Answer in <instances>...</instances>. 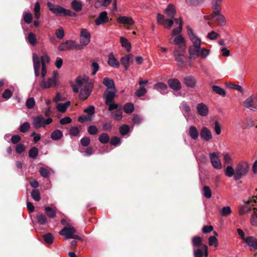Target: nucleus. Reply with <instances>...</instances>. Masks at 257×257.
I'll return each instance as SVG.
<instances>
[{
	"mask_svg": "<svg viewBox=\"0 0 257 257\" xmlns=\"http://www.w3.org/2000/svg\"><path fill=\"white\" fill-rule=\"evenodd\" d=\"M203 192H204V193H203L204 196L207 199L210 198L212 196V193H211V190L210 188H209V187H208L207 186H204L203 187Z\"/></svg>",
	"mask_w": 257,
	"mask_h": 257,
	"instance_id": "nucleus-50",
	"label": "nucleus"
},
{
	"mask_svg": "<svg viewBox=\"0 0 257 257\" xmlns=\"http://www.w3.org/2000/svg\"><path fill=\"white\" fill-rule=\"evenodd\" d=\"M107 63L109 66L117 68H119L120 65L118 61L115 58L112 53H110L108 55Z\"/></svg>",
	"mask_w": 257,
	"mask_h": 257,
	"instance_id": "nucleus-23",
	"label": "nucleus"
},
{
	"mask_svg": "<svg viewBox=\"0 0 257 257\" xmlns=\"http://www.w3.org/2000/svg\"><path fill=\"white\" fill-rule=\"evenodd\" d=\"M188 134L191 138L194 140L197 139L199 136L198 131L194 126H191L189 127Z\"/></svg>",
	"mask_w": 257,
	"mask_h": 257,
	"instance_id": "nucleus-28",
	"label": "nucleus"
},
{
	"mask_svg": "<svg viewBox=\"0 0 257 257\" xmlns=\"http://www.w3.org/2000/svg\"><path fill=\"white\" fill-rule=\"evenodd\" d=\"M169 87L175 91H178L181 89L180 82L176 78H171L168 80Z\"/></svg>",
	"mask_w": 257,
	"mask_h": 257,
	"instance_id": "nucleus-15",
	"label": "nucleus"
},
{
	"mask_svg": "<svg viewBox=\"0 0 257 257\" xmlns=\"http://www.w3.org/2000/svg\"><path fill=\"white\" fill-rule=\"evenodd\" d=\"M33 124L36 128L44 127V117L42 115H38L34 117Z\"/></svg>",
	"mask_w": 257,
	"mask_h": 257,
	"instance_id": "nucleus-17",
	"label": "nucleus"
},
{
	"mask_svg": "<svg viewBox=\"0 0 257 257\" xmlns=\"http://www.w3.org/2000/svg\"><path fill=\"white\" fill-rule=\"evenodd\" d=\"M93 88V85L91 83L88 84L87 85L80 90L79 94V98L81 100L86 99L91 94Z\"/></svg>",
	"mask_w": 257,
	"mask_h": 257,
	"instance_id": "nucleus-9",
	"label": "nucleus"
},
{
	"mask_svg": "<svg viewBox=\"0 0 257 257\" xmlns=\"http://www.w3.org/2000/svg\"><path fill=\"white\" fill-rule=\"evenodd\" d=\"M147 90L144 86L140 87L138 90H136L135 94L137 97H140L146 94Z\"/></svg>",
	"mask_w": 257,
	"mask_h": 257,
	"instance_id": "nucleus-49",
	"label": "nucleus"
},
{
	"mask_svg": "<svg viewBox=\"0 0 257 257\" xmlns=\"http://www.w3.org/2000/svg\"><path fill=\"white\" fill-rule=\"evenodd\" d=\"M116 91V90L115 91L114 90H113V91H105L104 95L105 98L106 104L112 102L114 99Z\"/></svg>",
	"mask_w": 257,
	"mask_h": 257,
	"instance_id": "nucleus-21",
	"label": "nucleus"
},
{
	"mask_svg": "<svg viewBox=\"0 0 257 257\" xmlns=\"http://www.w3.org/2000/svg\"><path fill=\"white\" fill-rule=\"evenodd\" d=\"M30 128V124L28 122H25L20 127V131L22 133L27 132Z\"/></svg>",
	"mask_w": 257,
	"mask_h": 257,
	"instance_id": "nucleus-55",
	"label": "nucleus"
},
{
	"mask_svg": "<svg viewBox=\"0 0 257 257\" xmlns=\"http://www.w3.org/2000/svg\"><path fill=\"white\" fill-rule=\"evenodd\" d=\"M28 41L31 45L35 46L37 44L36 35L33 33H30L28 36Z\"/></svg>",
	"mask_w": 257,
	"mask_h": 257,
	"instance_id": "nucleus-47",
	"label": "nucleus"
},
{
	"mask_svg": "<svg viewBox=\"0 0 257 257\" xmlns=\"http://www.w3.org/2000/svg\"><path fill=\"white\" fill-rule=\"evenodd\" d=\"M215 20L218 22V25L222 26L225 25L226 21L225 17L219 13V15H215Z\"/></svg>",
	"mask_w": 257,
	"mask_h": 257,
	"instance_id": "nucleus-41",
	"label": "nucleus"
},
{
	"mask_svg": "<svg viewBox=\"0 0 257 257\" xmlns=\"http://www.w3.org/2000/svg\"><path fill=\"white\" fill-rule=\"evenodd\" d=\"M109 136L107 133H103L101 134L99 138V141L103 144H107L109 141Z\"/></svg>",
	"mask_w": 257,
	"mask_h": 257,
	"instance_id": "nucleus-39",
	"label": "nucleus"
},
{
	"mask_svg": "<svg viewBox=\"0 0 257 257\" xmlns=\"http://www.w3.org/2000/svg\"><path fill=\"white\" fill-rule=\"evenodd\" d=\"M210 50L207 49L205 48H201V46H200L199 50L198 51V53L197 55H198V57H200L202 59H205L208 56Z\"/></svg>",
	"mask_w": 257,
	"mask_h": 257,
	"instance_id": "nucleus-30",
	"label": "nucleus"
},
{
	"mask_svg": "<svg viewBox=\"0 0 257 257\" xmlns=\"http://www.w3.org/2000/svg\"><path fill=\"white\" fill-rule=\"evenodd\" d=\"M102 83L105 86L107 87L108 89H112L115 91L114 83L112 79L109 78L108 77H105L103 79Z\"/></svg>",
	"mask_w": 257,
	"mask_h": 257,
	"instance_id": "nucleus-25",
	"label": "nucleus"
},
{
	"mask_svg": "<svg viewBox=\"0 0 257 257\" xmlns=\"http://www.w3.org/2000/svg\"><path fill=\"white\" fill-rule=\"evenodd\" d=\"M71 8L76 12H80L82 9V3L77 0H73L71 2Z\"/></svg>",
	"mask_w": 257,
	"mask_h": 257,
	"instance_id": "nucleus-32",
	"label": "nucleus"
},
{
	"mask_svg": "<svg viewBox=\"0 0 257 257\" xmlns=\"http://www.w3.org/2000/svg\"><path fill=\"white\" fill-rule=\"evenodd\" d=\"M201 138L204 141H208L212 138L211 131L206 127H203L200 131Z\"/></svg>",
	"mask_w": 257,
	"mask_h": 257,
	"instance_id": "nucleus-18",
	"label": "nucleus"
},
{
	"mask_svg": "<svg viewBox=\"0 0 257 257\" xmlns=\"http://www.w3.org/2000/svg\"><path fill=\"white\" fill-rule=\"evenodd\" d=\"M133 57L134 55L132 54H129L121 58L120 62L124 66L125 70L128 69L130 64L133 62Z\"/></svg>",
	"mask_w": 257,
	"mask_h": 257,
	"instance_id": "nucleus-13",
	"label": "nucleus"
},
{
	"mask_svg": "<svg viewBox=\"0 0 257 257\" xmlns=\"http://www.w3.org/2000/svg\"><path fill=\"white\" fill-rule=\"evenodd\" d=\"M165 12L170 19L174 18L176 13L175 6L172 4H169Z\"/></svg>",
	"mask_w": 257,
	"mask_h": 257,
	"instance_id": "nucleus-24",
	"label": "nucleus"
},
{
	"mask_svg": "<svg viewBox=\"0 0 257 257\" xmlns=\"http://www.w3.org/2000/svg\"><path fill=\"white\" fill-rule=\"evenodd\" d=\"M110 144L112 146H116L120 144V139L116 136L112 137L110 139Z\"/></svg>",
	"mask_w": 257,
	"mask_h": 257,
	"instance_id": "nucleus-59",
	"label": "nucleus"
},
{
	"mask_svg": "<svg viewBox=\"0 0 257 257\" xmlns=\"http://www.w3.org/2000/svg\"><path fill=\"white\" fill-rule=\"evenodd\" d=\"M33 61L34 70H40L41 62L39 56L35 53L33 54Z\"/></svg>",
	"mask_w": 257,
	"mask_h": 257,
	"instance_id": "nucleus-31",
	"label": "nucleus"
},
{
	"mask_svg": "<svg viewBox=\"0 0 257 257\" xmlns=\"http://www.w3.org/2000/svg\"><path fill=\"white\" fill-rule=\"evenodd\" d=\"M35 105V101L33 97H30L27 99L26 102V105L28 109L33 108Z\"/></svg>",
	"mask_w": 257,
	"mask_h": 257,
	"instance_id": "nucleus-52",
	"label": "nucleus"
},
{
	"mask_svg": "<svg viewBox=\"0 0 257 257\" xmlns=\"http://www.w3.org/2000/svg\"><path fill=\"white\" fill-rule=\"evenodd\" d=\"M87 132L91 135H95L98 133V130L95 125H91L88 127Z\"/></svg>",
	"mask_w": 257,
	"mask_h": 257,
	"instance_id": "nucleus-56",
	"label": "nucleus"
},
{
	"mask_svg": "<svg viewBox=\"0 0 257 257\" xmlns=\"http://www.w3.org/2000/svg\"><path fill=\"white\" fill-rule=\"evenodd\" d=\"M90 34L86 29H82L80 37V43L84 46L87 45L90 42Z\"/></svg>",
	"mask_w": 257,
	"mask_h": 257,
	"instance_id": "nucleus-11",
	"label": "nucleus"
},
{
	"mask_svg": "<svg viewBox=\"0 0 257 257\" xmlns=\"http://www.w3.org/2000/svg\"><path fill=\"white\" fill-rule=\"evenodd\" d=\"M221 3L212 2L211 3V7L213 10V13L214 15H219L221 11Z\"/></svg>",
	"mask_w": 257,
	"mask_h": 257,
	"instance_id": "nucleus-35",
	"label": "nucleus"
},
{
	"mask_svg": "<svg viewBox=\"0 0 257 257\" xmlns=\"http://www.w3.org/2000/svg\"><path fill=\"white\" fill-rule=\"evenodd\" d=\"M154 88L157 90H165L167 89L168 87L166 84L162 82H158L156 83Z\"/></svg>",
	"mask_w": 257,
	"mask_h": 257,
	"instance_id": "nucleus-62",
	"label": "nucleus"
},
{
	"mask_svg": "<svg viewBox=\"0 0 257 257\" xmlns=\"http://www.w3.org/2000/svg\"><path fill=\"white\" fill-rule=\"evenodd\" d=\"M121 108H119L112 112V117L116 120H120L122 117Z\"/></svg>",
	"mask_w": 257,
	"mask_h": 257,
	"instance_id": "nucleus-37",
	"label": "nucleus"
},
{
	"mask_svg": "<svg viewBox=\"0 0 257 257\" xmlns=\"http://www.w3.org/2000/svg\"><path fill=\"white\" fill-rule=\"evenodd\" d=\"M63 137L62 132L59 130H56L51 134V138L55 141L61 139Z\"/></svg>",
	"mask_w": 257,
	"mask_h": 257,
	"instance_id": "nucleus-34",
	"label": "nucleus"
},
{
	"mask_svg": "<svg viewBox=\"0 0 257 257\" xmlns=\"http://www.w3.org/2000/svg\"><path fill=\"white\" fill-rule=\"evenodd\" d=\"M212 89L215 93L222 96H224L226 95V91L225 90L218 86L213 85L212 86Z\"/></svg>",
	"mask_w": 257,
	"mask_h": 257,
	"instance_id": "nucleus-38",
	"label": "nucleus"
},
{
	"mask_svg": "<svg viewBox=\"0 0 257 257\" xmlns=\"http://www.w3.org/2000/svg\"><path fill=\"white\" fill-rule=\"evenodd\" d=\"M117 22L119 23L126 24L128 25H132L134 23V20L130 17L121 16L117 18Z\"/></svg>",
	"mask_w": 257,
	"mask_h": 257,
	"instance_id": "nucleus-26",
	"label": "nucleus"
},
{
	"mask_svg": "<svg viewBox=\"0 0 257 257\" xmlns=\"http://www.w3.org/2000/svg\"><path fill=\"white\" fill-rule=\"evenodd\" d=\"M45 212L48 217L53 218L56 215V207L54 205L46 206L45 207Z\"/></svg>",
	"mask_w": 257,
	"mask_h": 257,
	"instance_id": "nucleus-22",
	"label": "nucleus"
},
{
	"mask_svg": "<svg viewBox=\"0 0 257 257\" xmlns=\"http://www.w3.org/2000/svg\"><path fill=\"white\" fill-rule=\"evenodd\" d=\"M200 46L196 45H191L189 46L188 48V52L191 59H195L198 58V55L197 54L199 50Z\"/></svg>",
	"mask_w": 257,
	"mask_h": 257,
	"instance_id": "nucleus-19",
	"label": "nucleus"
},
{
	"mask_svg": "<svg viewBox=\"0 0 257 257\" xmlns=\"http://www.w3.org/2000/svg\"><path fill=\"white\" fill-rule=\"evenodd\" d=\"M77 45L75 41L67 40L66 42L60 44L58 46V49L61 51L77 48Z\"/></svg>",
	"mask_w": 257,
	"mask_h": 257,
	"instance_id": "nucleus-10",
	"label": "nucleus"
},
{
	"mask_svg": "<svg viewBox=\"0 0 257 257\" xmlns=\"http://www.w3.org/2000/svg\"><path fill=\"white\" fill-rule=\"evenodd\" d=\"M237 231L238 235L240 236V238L243 240V241H257V238H255L254 237L252 236H248L246 237H245V234L244 232L240 228L237 229Z\"/></svg>",
	"mask_w": 257,
	"mask_h": 257,
	"instance_id": "nucleus-27",
	"label": "nucleus"
},
{
	"mask_svg": "<svg viewBox=\"0 0 257 257\" xmlns=\"http://www.w3.org/2000/svg\"><path fill=\"white\" fill-rule=\"evenodd\" d=\"M36 218L38 222L42 225L45 224L47 222V217L43 214L39 213L37 215Z\"/></svg>",
	"mask_w": 257,
	"mask_h": 257,
	"instance_id": "nucleus-42",
	"label": "nucleus"
},
{
	"mask_svg": "<svg viewBox=\"0 0 257 257\" xmlns=\"http://www.w3.org/2000/svg\"><path fill=\"white\" fill-rule=\"evenodd\" d=\"M53 73V77L52 78H49L48 79L47 82L46 81L45 79L42 80L40 86L43 89H46L56 86L57 73L56 72H54Z\"/></svg>",
	"mask_w": 257,
	"mask_h": 257,
	"instance_id": "nucleus-8",
	"label": "nucleus"
},
{
	"mask_svg": "<svg viewBox=\"0 0 257 257\" xmlns=\"http://www.w3.org/2000/svg\"><path fill=\"white\" fill-rule=\"evenodd\" d=\"M244 106L250 110H257V93L254 95L249 96L243 102Z\"/></svg>",
	"mask_w": 257,
	"mask_h": 257,
	"instance_id": "nucleus-7",
	"label": "nucleus"
},
{
	"mask_svg": "<svg viewBox=\"0 0 257 257\" xmlns=\"http://www.w3.org/2000/svg\"><path fill=\"white\" fill-rule=\"evenodd\" d=\"M33 20L32 15L30 13H26L24 15V20L27 24L32 23Z\"/></svg>",
	"mask_w": 257,
	"mask_h": 257,
	"instance_id": "nucleus-63",
	"label": "nucleus"
},
{
	"mask_svg": "<svg viewBox=\"0 0 257 257\" xmlns=\"http://www.w3.org/2000/svg\"><path fill=\"white\" fill-rule=\"evenodd\" d=\"M47 6L49 11L57 17H75L76 16V13L70 10L66 9L58 5H54L51 2L47 3Z\"/></svg>",
	"mask_w": 257,
	"mask_h": 257,
	"instance_id": "nucleus-1",
	"label": "nucleus"
},
{
	"mask_svg": "<svg viewBox=\"0 0 257 257\" xmlns=\"http://www.w3.org/2000/svg\"><path fill=\"white\" fill-rule=\"evenodd\" d=\"M59 234L62 235L65 239H73L79 241H83L85 239L84 236L79 235L76 229L70 226L64 227L60 232Z\"/></svg>",
	"mask_w": 257,
	"mask_h": 257,
	"instance_id": "nucleus-2",
	"label": "nucleus"
},
{
	"mask_svg": "<svg viewBox=\"0 0 257 257\" xmlns=\"http://www.w3.org/2000/svg\"><path fill=\"white\" fill-rule=\"evenodd\" d=\"M123 110L126 113H131L134 110V106L132 103H127L123 106Z\"/></svg>",
	"mask_w": 257,
	"mask_h": 257,
	"instance_id": "nucleus-43",
	"label": "nucleus"
},
{
	"mask_svg": "<svg viewBox=\"0 0 257 257\" xmlns=\"http://www.w3.org/2000/svg\"><path fill=\"white\" fill-rule=\"evenodd\" d=\"M245 247H248L249 249L253 251L257 249V242H245Z\"/></svg>",
	"mask_w": 257,
	"mask_h": 257,
	"instance_id": "nucleus-53",
	"label": "nucleus"
},
{
	"mask_svg": "<svg viewBox=\"0 0 257 257\" xmlns=\"http://www.w3.org/2000/svg\"><path fill=\"white\" fill-rule=\"evenodd\" d=\"M55 34L58 39H62L64 36L63 29L62 27H60L58 29L56 30Z\"/></svg>",
	"mask_w": 257,
	"mask_h": 257,
	"instance_id": "nucleus-64",
	"label": "nucleus"
},
{
	"mask_svg": "<svg viewBox=\"0 0 257 257\" xmlns=\"http://www.w3.org/2000/svg\"><path fill=\"white\" fill-rule=\"evenodd\" d=\"M38 149L36 147H33L29 152V156L30 158L35 159L38 155Z\"/></svg>",
	"mask_w": 257,
	"mask_h": 257,
	"instance_id": "nucleus-46",
	"label": "nucleus"
},
{
	"mask_svg": "<svg viewBox=\"0 0 257 257\" xmlns=\"http://www.w3.org/2000/svg\"><path fill=\"white\" fill-rule=\"evenodd\" d=\"M182 82L187 87L190 88H194L196 85V80L193 76H188L184 77Z\"/></svg>",
	"mask_w": 257,
	"mask_h": 257,
	"instance_id": "nucleus-14",
	"label": "nucleus"
},
{
	"mask_svg": "<svg viewBox=\"0 0 257 257\" xmlns=\"http://www.w3.org/2000/svg\"><path fill=\"white\" fill-rule=\"evenodd\" d=\"M71 102L70 101H67L64 103H58L56 108L58 111L61 112H65L67 108L70 105Z\"/></svg>",
	"mask_w": 257,
	"mask_h": 257,
	"instance_id": "nucleus-29",
	"label": "nucleus"
},
{
	"mask_svg": "<svg viewBox=\"0 0 257 257\" xmlns=\"http://www.w3.org/2000/svg\"><path fill=\"white\" fill-rule=\"evenodd\" d=\"M182 27H183V22L182 21L181 19H180L179 27L173 29V30L172 31V35H174V36L177 35L179 33H180L182 30Z\"/></svg>",
	"mask_w": 257,
	"mask_h": 257,
	"instance_id": "nucleus-58",
	"label": "nucleus"
},
{
	"mask_svg": "<svg viewBox=\"0 0 257 257\" xmlns=\"http://www.w3.org/2000/svg\"><path fill=\"white\" fill-rule=\"evenodd\" d=\"M231 213V209L229 206L223 207L221 211V215L223 216H227Z\"/></svg>",
	"mask_w": 257,
	"mask_h": 257,
	"instance_id": "nucleus-57",
	"label": "nucleus"
},
{
	"mask_svg": "<svg viewBox=\"0 0 257 257\" xmlns=\"http://www.w3.org/2000/svg\"><path fill=\"white\" fill-rule=\"evenodd\" d=\"M257 203V195H253L251 198H249L248 200L245 202L244 205L242 206L239 210V213L240 215H243L245 213L249 212L251 209L253 203Z\"/></svg>",
	"mask_w": 257,
	"mask_h": 257,
	"instance_id": "nucleus-6",
	"label": "nucleus"
},
{
	"mask_svg": "<svg viewBox=\"0 0 257 257\" xmlns=\"http://www.w3.org/2000/svg\"><path fill=\"white\" fill-rule=\"evenodd\" d=\"M185 1L187 4L197 7L203 3L205 0H185Z\"/></svg>",
	"mask_w": 257,
	"mask_h": 257,
	"instance_id": "nucleus-45",
	"label": "nucleus"
},
{
	"mask_svg": "<svg viewBox=\"0 0 257 257\" xmlns=\"http://www.w3.org/2000/svg\"><path fill=\"white\" fill-rule=\"evenodd\" d=\"M120 42L121 43L122 47L124 48L126 51L130 52L131 51V44L127 39L121 37L120 38Z\"/></svg>",
	"mask_w": 257,
	"mask_h": 257,
	"instance_id": "nucleus-33",
	"label": "nucleus"
},
{
	"mask_svg": "<svg viewBox=\"0 0 257 257\" xmlns=\"http://www.w3.org/2000/svg\"><path fill=\"white\" fill-rule=\"evenodd\" d=\"M225 175L228 177L234 176L235 174V169H233L231 166H227L224 171Z\"/></svg>",
	"mask_w": 257,
	"mask_h": 257,
	"instance_id": "nucleus-40",
	"label": "nucleus"
},
{
	"mask_svg": "<svg viewBox=\"0 0 257 257\" xmlns=\"http://www.w3.org/2000/svg\"><path fill=\"white\" fill-rule=\"evenodd\" d=\"M119 133L122 136L127 134L130 131V127L127 124H123L119 127Z\"/></svg>",
	"mask_w": 257,
	"mask_h": 257,
	"instance_id": "nucleus-51",
	"label": "nucleus"
},
{
	"mask_svg": "<svg viewBox=\"0 0 257 257\" xmlns=\"http://www.w3.org/2000/svg\"><path fill=\"white\" fill-rule=\"evenodd\" d=\"M248 168L249 166L247 162H242L238 163L235 168V174L234 176V179L237 181L245 176L248 173Z\"/></svg>",
	"mask_w": 257,
	"mask_h": 257,
	"instance_id": "nucleus-3",
	"label": "nucleus"
},
{
	"mask_svg": "<svg viewBox=\"0 0 257 257\" xmlns=\"http://www.w3.org/2000/svg\"><path fill=\"white\" fill-rule=\"evenodd\" d=\"M222 155L224 163L231 165L232 163V160L229 154L227 153H223Z\"/></svg>",
	"mask_w": 257,
	"mask_h": 257,
	"instance_id": "nucleus-60",
	"label": "nucleus"
},
{
	"mask_svg": "<svg viewBox=\"0 0 257 257\" xmlns=\"http://www.w3.org/2000/svg\"><path fill=\"white\" fill-rule=\"evenodd\" d=\"M39 172L41 176L44 178H48L50 175V172L48 170V167H41L39 169Z\"/></svg>",
	"mask_w": 257,
	"mask_h": 257,
	"instance_id": "nucleus-44",
	"label": "nucleus"
},
{
	"mask_svg": "<svg viewBox=\"0 0 257 257\" xmlns=\"http://www.w3.org/2000/svg\"><path fill=\"white\" fill-rule=\"evenodd\" d=\"M202 242H193V246L198 247V248L194 250L195 257H203V252L204 251V255L207 256L208 255L207 246L206 245H203Z\"/></svg>",
	"mask_w": 257,
	"mask_h": 257,
	"instance_id": "nucleus-5",
	"label": "nucleus"
},
{
	"mask_svg": "<svg viewBox=\"0 0 257 257\" xmlns=\"http://www.w3.org/2000/svg\"><path fill=\"white\" fill-rule=\"evenodd\" d=\"M174 42L175 44L178 45V49L180 50V47L184 46L186 47V45L185 44V40L184 38L181 35H179L177 36L174 40Z\"/></svg>",
	"mask_w": 257,
	"mask_h": 257,
	"instance_id": "nucleus-36",
	"label": "nucleus"
},
{
	"mask_svg": "<svg viewBox=\"0 0 257 257\" xmlns=\"http://www.w3.org/2000/svg\"><path fill=\"white\" fill-rule=\"evenodd\" d=\"M253 209L254 211L250 218V222L252 225L257 226V209L253 207Z\"/></svg>",
	"mask_w": 257,
	"mask_h": 257,
	"instance_id": "nucleus-48",
	"label": "nucleus"
},
{
	"mask_svg": "<svg viewBox=\"0 0 257 257\" xmlns=\"http://www.w3.org/2000/svg\"><path fill=\"white\" fill-rule=\"evenodd\" d=\"M31 196L33 199L36 201H39L41 199L40 193L37 189H34L32 191Z\"/></svg>",
	"mask_w": 257,
	"mask_h": 257,
	"instance_id": "nucleus-54",
	"label": "nucleus"
},
{
	"mask_svg": "<svg viewBox=\"0 0 257 257\" xmlns=\"http://www.w3.org/2000/svg\"><path fill=\"white\" fill-rule=\"evenodd\" d=\"M108 21L107 13L106 11H103L99 14L98 18L95 20V23L96 25L98 26L103 24Z\"/></svg>",
	"mask_w": 257,
	"mask_h": 257,
	"instance_id": "nucleus-16",
	"label": "nucleus"
},
{
	"mask_svg": "<svg viewBox=\"0 0 257 257\" xmlns=\"http://www.w3.org/2000/svg\"><path fill=\"white\" fill-rule=\"evenodd\" d=\"M210 162L212 166L217 169L221 168V163L220 159H219L217 153H212L209 154Z\"/></svg>",
	"mask_w": 257,
	"mask_h": 257,
	"instance_id": "nucleus-12",
	"label": "nucleus"
},
{
	"mask_svg": "<svg viewBox=\"0 0 257 257\" xmlns=\"http://www.w3.org/2000/svg\"><path fill=\"white\" fill-rule=\"evenodd\" d=\"M186 47L184 46H180V50L175 49L173 52V55L175 57V60L179 63L181 66H183L185 63L186 61L184 59L185 58L184 53L186 51Z\"/></svg>",
	"mask_w": 257,
	"mask_h": 257,
	"instance_id": "nucleus-4",
	"label": "nucleus"
},
{
	"mask_svg": "<svg viewBox=\"0 0 257 257\" xmlns=\"http://www.w3.org/2000/svg\"><path fill=\"white\" fill-rule=\"evenodd\" d=\"M189 38L193 43L192 45L201 46V40L195 35H194Z\"/></svg>",
	"mask_w": 257,
	"mask_h": 257,
	"instance_id": "nucleus-61",
	"label": "nucleus"
},
{
	"mask_svg": "<svg viewBox=\"0 0 257 257\" xmlns=\"http://www.w3.org/2000/svg\"><path fill=\"white\" fill-rule=\"evenodd\" d=\"M197 110L199 114L202 116H206L208 113L207 106L202 103H198L197 105Z\"/></svg>",
	"mask_w": 257,
	"mask_h": 257,
	"instance_id": "nucleus-20",
	"label": "nucleus"
}]
</instances>
